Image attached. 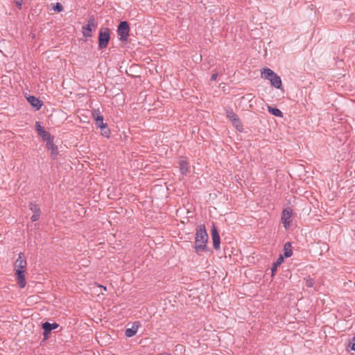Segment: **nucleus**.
<instances>
[{
	"mask_svg": "<svg viewBox=\"0 0 355 355\" xmlns=\"http://www.w3.org/2000/svg\"><path fill=\"white\" fill-rule=\"evenodd\" d=\"M292 214V209L289 207L284 209L282 214L281 220L286 230H288L290 227Z\"/></svg>",
	"mask_w": 355,
	"mask_h": 355,
	"instance_id": "nucleus-6",
	"label": "nucleus"
},
{
	"mask_svg": "<svg viewBox=\"0 0 355 355\" xmlns=\"http://www.w3.org/2000/svg\"><path fill=\"white\" fill-rule=\"evenodd\" d=\"M208 234L204 225L198 227L195 237V251L200 254L207 250V243L208 241Z\"/></svg>",
	"mask_w": 355,
	"mask_h": 355,
	"instance_id": "nucleus-1",
	"label": "nucleus"
},
{
	"mask_svg": "<svg viewBox=\"0 0 355 355\" xmlns=\"http://www.w3.org/2000/svg\"><path fill=\"white\" fill-rule=\"evenodd\" d=\"M97 25L94 17L89 19L86 26H83L82 33L85 38L91 37L92 36V31H94Z\"/></svg>",
	"mask_w": 355,
	"mask_h": 355,
	"instance_id": "nucleus-2",
	"label": "nucleus"
},
{
	"mask_svg": "<svg viewBox=\"0 0 355 355\" xmlns=\"http://www.w3.org/2000/svg\"><path fill=\"white\" fill-rule=\"evenodd\" d=\"M98 112H100L98 110H94L93 112H92V116L95 119L96 117V116H98Z\"/></svg>",
	"mask_w": 355,
	"mask_h": 355,
	"instance_id": "nucleus-30",
	"label": "nucleus"
},
{
	"mask_svg": "<svg viewBox=\"0 0 355 355\" xmlns=\"http://www.w3.org/2000/svg\"><path fill=\"white\" fill-rule=\"evenodd\" d=\"M211 237L214 249L218 250L220 248V239L218 230L214 226L211 230Z\"/></svg>",
	"mask_w": 355,
	"mask_h": 355,
	"instance_id": "nucleus-8",
	"label": "nucleus"
},
{
	"mask_svg": "<svg viewBox=\"0 0 355 355\" xmlns=\"http://www.w3.org/2000/svg\"><path fill=\"white\" fill-rule=\"evenodd\" d=\"M51 151L52 156L55 157L57 155V147L55 148L54 150H51Z\"/></svg>",
	"mask_w": 355,
	"mask_h": 355,
	"instance_id": "nucleus-31",
	"label": "nucleus"
},
{
	"mask_svg": "<svg viewBox=\"0 0 355 355\" xmlns=\"http://www.w3.org/2000/svg\"><path fill=\"white\" fill-rule=\"evenodd\" d=\"M283 261H284V257L282 255H280L279 257V258L277 259L276 262L274 263L275 267L277 268L282 263Z\"/></svg>",
	"mask_w": 355,
	"mask_h": 355,
	"instance_id": "nucleus-25",
	"label": "nucleus"
},
{
	"mask_svg": "<svg viewBox=\"0 0 355 355\" xmlns=\"http://www.w3.org/2000/svg\"><path fill=\"white\" fill-rule=\"evenodd\" d=\"M284 255L285 257L288 258L292 255V254H293L292 246L290 243H285V245L284 246Z\"/></svg>",
	"mask_w": 355,
	"mask_h": 355,
	"instance_id": "nucleus-15",
	"label": "nucleus"
},
{
	"mask_svg": "<svg viewBox=\"0 0 355 355\" xmlns=\"http://www.w3.org/2000/svg\"><path fill=\"white\" fill-rule=\"evenodd\" d=\"M16 6L19 9L21 8L24 0H14Z\"/></svg>",
	"mask_w": 355,
	"mask_h": 355,
	"instance_id": "nucleus-29",
	"label": "nucleus"
},
{
	"mask_svg": "<svg viewBox=\"0 0 355 355\" xmlns=\"http://www.w3.org/2000/svg\"><path fill=\"white\" fill-rule=\"evenodd\" d=\"M29 208L33 212V213H39L40 212V208L38 207V206L34 203H30L29 205Z\"/></svg>",
	"mask_w": 355,
	"mask_h": 355,
	"instance_id": "nucleus-21",
	"label": "nucleus"
},
{
	"mask_svg": "<svg viewBox=\"0 0 355 355\" xmlns=\"http://www.w3.org/2000/svg\"><path fill=\"white\" fill-rule=\"evenodd\" d=\"M227 116L239 131L241 132L243 130L242 123L234 112L232 111H227Z\"/></svg>",
	"mask_w": 355,
	"mask_h": 355,
	"instance_id": "nucleus-7",
	"label": "nucleus"
},
{
	"mask_svg": "<svg viewBox=\"0 0 355 355\" xmlns=\"http://www.w3.org/2000/svg\"><path fill=\"white\" fill-rule=\"evenodd\" d=\"M110 40V30L107 28H102L98 36V47L100 49L107 47Z\"/></svg>",
	"mask_w": 355,
	"mask_h": 355,
	"instance_id": "nucleus-3",
	"label": "nucleus"
},
{
	"mask_svg": "<svg viewBox=\"0 0 355 355\" xmlns=\"http://www.w3.org/2000/svg\"><path fill=\"white\" fill-rule=\"evenodd\" d=\"M217 76H218V75H217V73H214V74H212L211 79L212 80H216V78H217Z\"/></svg>",
	"mask_w": 355,
	"mask_h": 355,
	"instance_id": "nucleus-32",
	"label": "nucleus"
},
{
	"mask_svg": "<svg viewBox=\"0 0 355 355\" xmlns=\"http://www.w3.org/2000/svg\"><path fill=\"white\" fill-rule=\"evenodd\" d=\"M138 330V327L132 326L131 328H128L125 330V334L127 337H132L134 336Z\"/></svg>",
	"mask_w": 355,
	"mask_h": 355,
	"instance_id": "nucleus-17",
	"label": "nucleus"
},
{
	"mask_svg": "<svg viewBox=\"0 0 355 355\" xmlns=\"http://www.w3.org/2000/svg\"><path fill=\"white\" fill-rule=\"evenodd\" d=\"M268 110L271 114L275 116L283 117V113L280 110L277 108H274L272 107L271 106H268Z\"/></svg>",
	"mask_w": 355,
	"mask_h": 355,
	"instance_id": "nucleus-16",
	"label": "nucleus"
},
{
	"mask_svg": "<svg viewBox=\"0 0 355 355\" xmlns=\"http://www.w3.org/2000/svg\"><path fill=\"white\" fill-rule=\"evenodd\" d=\"M40 212L39 213H33V215L31 216L32 221H36L40 218Z\"/></svg>",
	"mask_w": 355,
	"mask_h": 355,
	"instance_id": "nucleus-28",
	"label": "nucleus"
},
{
	"mask_svg": "<svg viewBox=\"0 0 355 355\" xmlns=\"http://www.w3.org/2000/svg\"><path fill=\"white\" fill-rule=\"evenodd\" d=\"M305 284L306 287L311 288L314 285V282L311 278L305 279Z\"/></svg>",
	"mask_w": 355,
	"mask_h": 355,
	"instance_id": "nucleus-23",
	"label": "nucleus"
},
{
	"mask_svg": "<svg viewBox=\"0 0 355 355\" xmlns=\"http://www.w3.org/2000/svg\"><path fill=\"white\" fill-rule=\"evenodd\" d=\"M46 148L48 150H55V148L56 147L53 142V139L50 140V141H48L46 142Z\"/></svg>",
	"mask_w": 355,
	"mask_h": 355,
	"instance_id": "nucleus-22",
	"label": "nucleus"
},
{
	"mask_svg": "<svg viewBox=\"0 0 355 355\" xmlns=\"http://www.w3.org/2000/svg\"><path fill=\"white\" fill-rule=\"evenodd\" d=\"M99 128L101 129V135L106 137V138H109L110 137V130H109V128H107V124H105L101 127H99Z\"/></svg>",
	"mask_w": 355,
	"mask_h": 355,
	"instance_id": "nucleus-18",
	"label": "nucleus"
},
{
	"mask_svg": "<svg viewBox=\"0 0 355 355\" xmlns=\"http://www.w3.org/2000/svg\"><path fill=\"white\" fill-rule=\"evenodd\" d=\"M130 28L127 21H122L120 23L117 33L120 36V40L125 41L129 35Z\"/></svg>",
	"mask_w": 355,
	"mask_h": 355,
	"instance_id": "nucleus-4",
	"label": "nucleus"
},
{
	"mask_svg": "<svg viewBox=\"0 0 355 355\" xmlns=\"http://www.w3.org/2000/svg\"><path fill=\"white\" fill-rule=\"evenodd\" d=\"M26 265L27 263L25 259L24 254L21 252L19 253L18 255V258L17 259L14 264L15 271L18 272L22 270L23 272H25L26 270Z\"/></svg>",
	"mask_w": 355,
	"mask_h": 355,
	"instance_id": "nucleus-5",
	"label": "nucleus"
},
{
	"mask_svg": "<svg viewBox=\"0 0 355 355\" xmlns=\"http://www.w3.org/2000/svg\"><path fill=\"white\" fill-rule=\"evenodd\" d=\"M53 10L57 12H61L63 10V6L60 3H57L56 5L53 7Z\"/></svg>",
	"mask_w": 355,
	"mask_h": 355,
	"instance_id": "nucleus-26",
	"label": "nucleus"
},
{
	"mask_svg": "<svg viewBox=\"0 0 355 355\" xmlns=\"http://www.w3.org/2000/svg\"><path fill=\"white\" fill-rule=\"evenodd\" d=\"M35 127L37 132H38L39 135H42V132H44L45 130L41 126L39 122H36Z\"/></svg>",
	"mask_w": 355,
	"mask_h": 355,
	"instance_id": "nucleus-24",
	"label": "nucleus"
},
{
	"mask_svg": "<svg viewBox=\"0 0 355 355\" xmlns=\"http://www.w3.org/2000/svg\"><path fill=\"white\" fill-rule=\"evenodd\" d=\"M349 347H351V349L355 351V336H354L349 343Z\"/></svg>",
	"mask_w": 355,
	"mask_h": 355,
	"instance_id": "nucleus-27",
	"label": "nucleus"
},
{
	"mask_svg": "<svg viewBox=\"0 0 355 355\" xmlns=\"http://www.w3.org/2000/svg\"><path fill=\"white\" fill-rule=\"evenodd\" d=\"M99 287H101L103 288V290L106 291L107 290V288L105 286H101V285H99Z\"/></svg>",
	"mask_w": 355,
	"mask_h": 355,
	"instance_id": "nucleus-33",
	"label": "nucleus"
},
{
	"mask_svg": "<svg viewBox=\"0 0 355 355\" xmlns=\"http://www.w3.org/2000/svg\"><path fill=\"white\" fill-rule=\"evenodd\" d=\"M276 74L273 71L269 68H264L261 71V77L270 80Z\"/></svg>",
	"mask_w": 355,
	"mask_h": 355,
	"instance_id": "nucleus-14",
	"label": "nucleus"
},
{
	"mask_svg": "<svg viewBox=\"0 0 355 355\" xmlns=\"http://www.w3.org/2000/svg\"><path fill=\"white\" fill-rule=\"evenodd\" d=\"M277 268H275V266L273 267L272 268V272H274L275 270H276Z\"/></svg>",
	"mask_w": 355,
	"mask_h": 355,
	"instance_id": "nucleus-34",
	"label": "nucleus"
},
{
	"mask_svg": "<svg viewBox=\"0 0 355 355\" xmlns=\"http://www.w3.org/2000/svg\"><path fill=\"white\" fill-rule=\"evenodd\" d=\"M98 112V114L95 118V121H96V125L99 128V127L105 125V123H103V116L101 114V112Z\"/></svg>",
	"mask_w": 355,
	"mask_h": 355,
	"instance_id": "nucleus-19",
	"label": "nucleus"
},
{
	"mask_svg": "<svg viewBox=\"0 0 355 355\" xmlns=\"http://www.w3.org/2000/svg\"><path fill=\"white\" fill-rule=\"evenodd\" d=\"M24 272L22 270L15 272L17 284L20 288H24L26 284Z\"/></svg>",
	"mask_w": 355,
	"mask_h": 355,
	"instance_id": "nucleus-11",
	"label": "nucleus"
},
{
	"mask_svg": "<svg viewBox=\"0 0 355 355\" xmlns=\"http://www.w3.org/2000/svg\"><path fill=\"white\" fill-rule=\"evenodd\" d=\"M40 136H41L42 137L43 140L45 141L46 142L53 139V138L51 137V135L48 132H46V130L42 132V135H40Z\"/></svg>",
	"mask_w": 355,
	"mask_h": 355,
	"instance_id": "nucleus-20",
	"label": "nucleus"
},
{
	"mask_svg": "<svg viewBox=\"0 0 355 355\" xmlns=\"http://www.w3.org/2000/svg\"><path fill=\"white\" fill-rule=\"evenodd\" d=\"M158 355H162V354H158Z\"/></svg>",
	"mask_w": 355,
	"mask_h": 355,
	"instance_id": "nucleus-35",
	"label": "nucleus"
},
{
	"mask_svg": "<svg viewBox=\"0 0 355 355\" xmlns=\"http://www.w3.org/2000/svg\"><path fill=\"white\" fill-rule=\"evenodd\" d=\"M179 168L182 175H187L189 173V166L188 162L183 157H180L178 161Z\"/></svg>",
	"mask_w": 355,
	"mask_h": 355,
	"instance_id": "nucleus-9",
	"label": "nucleus"
},
{
	"mask_svg": "<svg viewBox=\"0 0 355 355\" xmlns=\"http://www.w3.org/2000/svg\"><path fill=\"white\" fill-rule=\"evenodd\" d=\"M58 327V324L57 323H49L44 322L42 324V328L44 329V335L46 336L53 329H55Z\"/></svg>",
	"mask_w": 355,
	"mask_h": 355,
	"instance_id": "nucleus-12",
	"label": "nucleus"
},
{
	"mask_svg": "<svg viewBox=\"0 0 355 355\" xmlns=\"http://www.w3.org/2000/svg\"><path fill=\"white\" fill-rule=\"evenodd\" d=\"M27 101L36 110H40L42 106V102L35 96H28L27 97Z\"/></svg>",
	"mask_w": 355,
	"mask_h": 355,
	"instance_id": "nucleus-10",
	"label": "nucleus"
},
{
	"mask_svg": "<svg viewBox=\"0 0 355 355\" xmlns=\"http://www.w3.org/2000/svg\"><path fill=\"white\" fill-rule=\"evenodd\" d=\"M269 80H270L271 85L272 86H274L275 87H276L277 89L281 88L282 85V80L278 75L275 74V76L273 77H272Z\"/></svg>",
	"mask_w": 355,
	"mask_h": 355,
	"instance_id": "nucleus-13",
	"label": "nucleus"
}]
</instances>
